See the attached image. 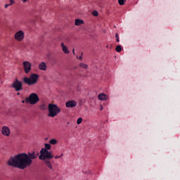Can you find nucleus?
Returning a JSON list of instances; mask_svg holds the SVG:
<instances>
[{
	"label": "nucleus",
	"instance_id": "24",
	"mask_svg": "<svg viewBox=\"0 0 180 180\" xmlns=\"http://www.w3.org/2000/svg\"><path fill=\"white\" fill-rule=\"evenodd\" d=\"M13 4H15V1H13V0H10V6H11V5H13Z\"/></svg>",
	"mask_w": 180,
	"mask_h": 180
},
{
	"label": "nucleus",
	"instance_id": "25",
	"mask_svg": "<svg viewBox=\"0 0 180 180\" xmlns=\"http://www.w3.org/2000/svg\"><path fill=\"white\" fill-rule=\"evenodd\" d=\"M8 6H11V4H5L4 8L6 9Z\"/></svg>",
	"mask_w": 180,
	"mask_h": 180
},
{
	"label": "nucleus",
	"instance_id": "31",
	"mask_svg": "<svg viewBox=\"0 0 180 180\" xmlns=\"http://www.w3.org/2000/svg\"><path fill=\"white\" fill-rule=\"evenodd\" d=\"M116 40H117V43H119V41H120V39H119V38H117Z\"/></svg>",
	"mask_w": 180,
	"mask_h": 180
},
{
	"label": "nucleus",
	"instance_id": "23",
	"mask_svg": "<svg viewBox=\"0 0 180 180\" xmlns=\"http://www.w3.org/2000/svg\"><path fill=\"white\" fill-rule=\"evenodd\" d=\"M92 15H94V16H98V11H93Z\"/></svg>",
	"mask_w": 180,
	"mask_h": 180
},
{
	"label": "nucleus",
	"instance_id": "34",
	"mask_svg": "<svg viewBox=\"0 0 180 180\" xmlns=\"http://www.w3.org/2000/svg\"><path fill=\"white\" fill-rule=\"evenodd\" d=\"M63 155H64V154L62 153L59 157L61 158V157H63Z\"/></svg>",
	"mask_w": 180,
	"mask_h": 180
},
{
	"label": "nucleus",
	"instance_id": "21",
	"mask_svg": "<svg viewBox=\"0 0 180 180\" xmlns=\"http://www.w3.org/2000/svg\"><path fill=\"white\" fill-rule=\"evenodd\" d=\"M124 2H126V0H118L119 5L123 6L124 5Z\"/></svg>",
	"mask_w": 180,
	"mask_h": 180
},
{
	"label": "nucleus",
	"instance_id": "2",
	"mask_svg": "<svg viewBox=\"0 0 180 180\" xmlns=\"http://www.w3.org/2000/svg\"><path fill=\"white\" fill-rule=\"evenodd\" d=\"M49 114L48 116L49 117H56V115H58L60 112H61V109L56 104L49 103L48 105Z\"/></svg>",
	"mask_w": 180,
	"mask_h": 180
},
{
	"label": "nucleus",
	"instance_id": "14",
	"mask_svg": "<svg viewBox=\"0 0 180 180\" xmlns=\"http://www.w3.org/2000/svg\"><path fill=\"white\" fill-rule=\"evenodd\" d=\"M75 26H81V25H84V20L80 19H76L75 21Z\"/></svg>",
	"mask_w": 180,
	"mask_h": 180
},
{
	"label": "nucleus",
	"instance_id": "30",
	"mask_svg": "<svg viewBox=\"0 0 180 180\" xmlns=\"http://www.w3.org/2000/svg\"><path fill=\"white\" fill-rule=\"evenodd\" d=\"M26 103V100H22V103Z\"/></svg>",
	"mask_w": 180,
	"mask_h": 180
},
{
	"label": "nucleus",
	"instance_id": "5",
	"mask_svg": "<svg viewBox=\"0 0 180 180\" xmlns=\"http://www.w3.org/2000/svg\"><path fill=\"white\" fill-rule=\"evenodd\" d=\"M39 101H40L39 96L34 93L31 94L29 97L25 98L26 103H30V105H36Z\"/></svg>",
	"mask_w": 180,
	"mask_h": 180
},
{
	"label": "nucleus",
	"instance_id": "36",
	"mask_svg": "<svg viewBox=\"0 0 180 180\" xmlns=\"http://www.w3.org/2000/svg\"><path fill=\"white\" fill-rule=\"evenodd\" d=\"M17 95H20V93H18Z\"/></svg>",
	"mask_w": 180,
	"mask_h": 180
},
{
	"label": "nucleus",
	"instance_id": "22",
	"mask_svg": "<svg viewBox=\"0 0 180 180\" xmlns=\"http://www.w3.org/2000/svg\"><path fill=\"white\" fill-rule=\"evenodd\" d=\"M82 123V117L78 118L77 120V124H81Z\"/></svg>",
	"mask_w": 180,
	"mask_h": 180
},
{
	"label": "nucleus",
	"instance_id": "6",
	"mask_svg": "<svg viewBox=\"0 0 180 180\" xmlns=\"http://www.w3.org/2000/svg\"><path fill=\"white\" fill-rule=\"evenodd\" d=\"M12 88L15 89L17 92H19V91H22L23 89V85L22 84V82L19 81L18 79H16L12 84Z\"/></svg>",
	"mask_w": 180,
	"mask_h": 180
},
{
	"label": "nucleus",
	"instance_id": "17",
	"mask_svg": "<svg viewBox=\"0 0 180 180\" xmlns=\"http://www.w3.org/2000/svg\"><path fill=\"white\" fill-rule=\"evenodd\" d=\"M44 150H46V151H49V150H51V145H50L49 143H45Z\"/></svg>",
	"mask_w": 180,
	"mask_h": 180
},
{
	"label": "nucleus",
	"instance_id": "15",
	"mask_svg": "<svg viewBox=\"0 0 180 180\" xmlns=\"http://www.w3.org/2000/svg\"><path fill=\"white\" fill-rule=\"evenodd\" d=\"M44 162H45L46 167H48V168H49V169H53V165H51V162H50V160H45Z\"/></svg>",
	"mask_w": 180,
	"mask_h": 180
},
{
	"label": "nucleus",
	"instance_id": "4",
	"mask_svg": "<svg viewBox=\"0 0 180 180\" xmlns=\"http://www.w3.org/2000/svg\"><path fill=\"white\" fill-rule=\"evenodd\" d=\"M54 156L51 155V152H49V150H46L44 149V148H42L40 150V155L39 157V160H41L42 161H46V160H51V158H53Z\"/></svg>",
	"mask_w": 180,
	"mask_h": 180
},
{
	"label": "nucleus",
	"instance_id": "9",
	"mask_svg": "<svg viewBox=\"0 0 180 180\" xmlns=\"http://www.w3.org/2000/svg\"><path fill=\"white\" fill-rule=\"evenodd\" d=\"M3 136H9L11 135V129L6 126H4L1 129Z\"/></svg>",
	"mask_w": 180,
	"mask_h": 180
},
{
	"label": "nucleus",
	"instance_id": "20",
	"mask_svg": "<svg viewBox=\"0 0 180 180\" xmlns=\"http://www.w3.org/2000/svg\"><path fill=\"white\" fill-rule=\"evenodd\" d=\"M79 67H82V68H84L85 70H86V68H88V65L85 63H80Z\"/></svg>",
	"mask_w": 180,
	"mask_h": 180
},
{
	"label": "nucleus",
	"instance_id": "12",
	"mask_svg": "<svg viewBox=\"0 0 180 180\" xmlns=\"http://www.w3.org/2000/svg\"><path fill=\"white\" fill-rule=\"evenodd\" d=\"M98 99L99 101H108V96L105 94H100L98 96Z\"/></svg>",
	"mask_w": 180,
	"mask_h": 180
},
{
	"label": "nucleus",
	"instance_id": "19",
	"mask_svg": "<svg viewBox=\"0 0 180 180\" xmlns=\"http://www.w3.org/2000/svg\"><path fill=\"white\" fill-rule=\"evenodd\" d=\"M115 51H117V53H120V51H122V46L117 45L115 48Z\"/></svg>",
	"mask_w": 180,
	"mask_h": 180
},
{
	"label": "nucleus",
	"instance_id": "10",
	"mask_svg": "<svg viewBox=\"0 0 180 180\" xmlns=\"http://www.w3.org/2000/svg\"><path fill=\"white\" fill-rule=\"evenodd\" d=\"M66 108H75L77 106V101H69L65 103Z\"/></svg>",
	"mask_w": 180,
	"mask_h": 180
},
{
	"label": "nucleus",
	"instance_id": "7",
	"mask_svg": "<svg viewBox=\"0 0 180 180\" xmlns=\"http://www.w3.org/2000/svg\"><path fill=\"white\" fill-rule=\"evenodd\" d=\"M23 70L25 74H29L32 71V63L29 61H24L22 63Z\"/></svg>",
	"mask_w": 180,
	"mask_h": 180
},
{
	"label": "nucleus",
	"instance_id": "28",
	"mask_svg": "<svg viewBox=\"0 0 180 180\" xmlns=\"http://www.w3.org/2000/svg\"><path fill=\"white\" fill-rule=\"evenodd\" d=\"M55 158H56V160H57L58 158H61V156L56 155V156H55Z\"/></svg>",
	"mask_w": 180,
	"mask_h": 180
},
{
	"label": "nucleus",
	"instance_id": "35",
	"mask_svg": "<svg viewBox=\"0 0 180 180\" xmlns=\"http://www.w3.org/2000/svg\"><path fill=\"white\" fill-rule=\"evenodd\" d=\"M106 47H107V49H109V45H107Z\"/></svg>",
	"mask_w": 180,
	"mask_h": 180
},
{
	"label": "nucleus",
	"instance_id": "18",
	"mask_svg": "<svg viewBox=\"0 0 180 180\" xmlns=\"http://www.w3.org/2000/svg\"><path fill=\"white\" fill-rule=\"evenodd\" d=\"M41 110H46L47 109V105L46 104H42L39 106Z\"/></svg>",
	"mask_w": 180,
	"mask_h": 180
},
{
	"label": "nucleus",
	"instance_id": "11",
	"mask_svg": "<svg viewBox=\"0 0 180 180\" xmlns=\"http://www.w3.org/2000/svg\"><path fill=\"white\" fill-rule=\"evenodd\" d=\"M60 46H61L62 50H63V53H65V54H70V51L68 50V47H67V46L64 45V42H62L60 44Z\"/></svg>",
	"mask_w": 180,
	"mask_h": 180
},
{
	"label": "nucleus",
	"instance_id": "1",
	"mask_svg": "<svg viewBox=\"0 0 180 180\" xmlns=\"http://www.w3.org/2000/svg\"><path fill=\"white\" fill-rule=\"evenodd\" d=\"M36 158H37V156L34 152L20 153L14 157H11L7 164L10 167L25 169V168L30 167L31 164L33 163V160H36Z\"/></svg>",
	"mask_w": 180,
	"mask_h": 180
},
{
	"label": "nucleus",
	"instance_id": "8",
	"mask_svg": "<svg viewBox=\"0 0 180 180\" xmlns=\"http://www.w3.org/2000/svg\"><path fill=\"white\" fill-rule=\"evenodd\" d=\"M14 37L18 41H22V40L25 39V32H23L22 30H20L15 34Z\"/></svg>",
	"mask_w": 180,
	"mask_h": 180
},
{
	"label": "nucleus",
	"instance_id": "13",
	"mask_svg": "<svg viewBox=\"0 0 180 180\" xmlns=\"http://www.w3.org/2000/svg\"><path fill=\"white\" fill-rule=\"evenodd\" d=\"M39 70H41V71H46L47 70V65H46V63L41 62L39 65Z\"/></svg>",
	"mask_w": 180,
	"mask_h": 180
},
{
	"label": "nucleus",
	"instance_id": "33",
	"mask_svg": "<svg viewBox=\"0 0 180 180\" xmlns=\"http://www.w3.org/2000/svg\"><path fill=\"white\" fill-rule=\"evenodd\" d=\"M103 107H102V105H101V109H100V110H103Z\"/></svg>",
	"mask_w": 180,
	"mask_h": 180
},
{
	"label": "nucleus",
	"instance_id": "27",
	"mask_svg": "<svg viewBox=\"0 0 180 180\" xmlns=\"http://www.w3.org/2000/svg\"><path fill=\"white\" fill-rule=\"evenodd\" d=\"M115 39H119V34L116 33V34H115Z\"/></svg>",
	"mask_w": 180,
	"mask_h": 180
},
{
	"label": "nucleus",
	"instance_id": "3",
	"mask_svg": "<svg viewBox=\"0 0 180 180\" xmlns=\"http://www.w3.org/2000/svg\"><path fill=\"white\" fill-rule=\"evenodd\" d=\"M38 80H39V75L34 74V73L31 74L30 77H25L23 78L24 84H26L29 86L37 84Z\"/></svg>",
	"mask_w": 180,
	"mask_h": 180
},
{
	"label": "nucleus",
	"instance_id": "29",
	"mask_svg": "<svg viewBox=\"0 0 180 180\" xmlns=\"http://www.w3.org/2000/svg\"><path fill=\"white\" fill-rule=\"evenodd\" d=\"M72 53L74 55H75V49H72Z\"/></svg>",
	"mask_w": 180,
	"mask_h": 180
},
{
	"label": "nucleus",
	"instance_id": "16",
	"mask_svg": "<svg viewBox=\"0 0 180 180\" xmlns=\"http://www.w3.org/2000/svg\"><path fill=\"white\" fill-rule=\"evenodd\" d=\"M57 143H58L57 139H53L49 141V144H51L52 146H56Z\"/></svg>",
	"mask_w": 180,
	"mask_h": 180
},
{
	"label": "nucleus",
	"instance_id": "26",
	"mask_svg": "<svg viewBox=\"0 0 180 180\" xmlns=\"http://www.w3.org/2000/svg\"><path fill=\"white\" fill-rule=\"evenodd\" d=\"M82 53H81V56L79 57V60H82Z\"/></svg>",
	"mask_w": 180,
	"mask_h": 180
},
{
	"label": "nucleus",
	"instance_id": "32",
	"mask_svg": "<svg viewBox=\"0 0 180 180\" xmlns=\"http://www.w3.org/2000/svg\"><path fill=\"white\" fill-rule=\"evenodd\" d=\"M28 0H22V2L25 3L27 2Z\"/></svg>",
	"mask_w": 180,
	"mask_h": 180
}]
</instances>
